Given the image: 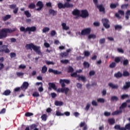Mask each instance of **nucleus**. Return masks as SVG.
I'll use <instances>...</instances> for the list:
<instances>
[{
    "mask_svg": "<svg viewBox=\"0 0 130 130\" xmlns=\"http://www.w3.org/2000/svg\"><path fill=\"white\" fill-rule=\"evenodd\" d=\"M25 48L27 50L30 49V50H33L35 51L39 55H42V52H41V47L40 46H37L33 43L27 44L25 46Z\"/></svg>",
    "mask_w": 130,
    "mask_h": 130,
    "instance_id": "obj_1",
    "label": "nucleus"
},
{
    "mask_svg": "<svg viewBox=\"0 0 130 130\" xmlns=\"http://www.w3.org/2000/svg\"><path fill=\"white\" fill-rule=\"evenodd\" d=\"M17 30V28H14L13 29L4 28L0 30V39L4 38H7L8 37V33H13Z\"/></svg>",
    "mask_w": 130,
    "mask_h": 130,
    "instance_id": "obj_2",
    "label": "nucleus"
},
{
    "mask_svg": "<svg viewBox=\"0 0 130 130\" xmlns=\"http://www.w3.org/2000/svg\"><path fill=\"white\" fill-rule=\"evenodd\" d=\"M67 2L65 3L64 4L62 3L59 2L58 3V8L60 10H61V9H66L67 8V9H69V8H73L74 7V5L72 4H70V2H71V0H66Z\"/></svg>",
    "mask_w": 130,
    "mask_h": 130,
    "instance_id": "obj_3",
    "label": "nucleus"
},
{
    "mask_svg": "<svg viewBox=\"0 0 130 130\" xmlns=\"http://www.w3.org/2000/svg\"><path fill=\"white\" fill-rule=\"evenodd\" d=\"M20 30L21 32H24V33H27L28 32L29 34H30L31 32H35L36 31V27L35 26L27 27L25 28L24 26H21L20 27Z\"/></svg>",
    "mask_w": 130,
    "mask_h": 130,
    "instance_id": "obj_4",
    "label": "nucleus"
},
{
    "mask_svg": "<svg viewBox=\"0 0 130 130\" xmlns=\"http://www.w3.org/2000/svg\"><path fill=\"white\" fill-rule=\"evenodd\" d=\"M8 46L7 45H3L0 47V52H5V53H10V50L8 48Z\"/></svg>",
    "mask_w": 130,
    "mask_h": 130,
    "instance_id": "obj_5",
    "label": "nucleus"
},
{
    "mask_svg": "<svg viewBox=\"0 0 130 130\" xmlns=\"http://www.w3.org/2000/svg\"><path fill=\"white\" fill-rule=\"evenodd\" d=\"M80 17L82 18V19H86L89 17V12L87 10H82L81 11Z\"/></svg>",
    "mask_w": 130,
    "mask_h": 130,
    "instance_id": "obj_6",
    "label": "nucleus"
},
{
    "mask_svg": "<svg viewBox=\"0 0 130 130\" xmlns=\"http://www.w3.org/2000/svg\"><path fill=\"white\" fill-rule=\"evenodd\" d=\"M103 26L106 29H109L110 28V24H109V20L107 18H104L102 20Z\"/></svg>",
    "mask_w": 130,
    "mask_h": 130,
    "instance_id": "obj_7",
    "label": "nucleus"
},
{
    "mask_svg": "<svg viewBox=\"0 0 130 130\" xmlns=\"http://www.w3.org/2000/svg\"><path fill=\"white\" fill-rule=\"evenodd\" d=\"M70 91V88L68 87H62L60 89H58V93H65L66 95H68V93Z\"/></svg>",
    "mask_w": 130,
    "mask_h": 130,
    "instance_id": "obj_8",
    "label": "nucleus"
},
{
    "mask_svg": "<svg viewBox=\"0 0 130 130\" xmlns=\"http://www.w3.org/2000/svg\"><path fill=\"white\" fill-rule=\"evenodd\" d=\"M90 33H91V28H86L81 30V35H82V36H84L85 35H89V34H90Z\"/></svg>",
    "mask_w": 130,
    "mask_h": 130,
    "instance_id": "obj_9",
    "label": "nucleus"
},
{
    "mask_svg": "<svg viewBox=\"0 0 130 130\" xmlns=\"http://www.w3.org/2000/svg\"><path fill=\"white\" fill-rule=\"evenodd\" d=\"M97 9L99 10V12L105 14V8L103 6V4L99 5L96 6Z\"/></svg>",
    "mask_w": 130,
    "mask_h": 130,
    "instance_id": "obj_10",
    "label": "nucleus"
},
{
    "mask_svg": "<svg viewBox=\"0 0 130 130\" xmlns=\"http://www.w3.org/2000/svg\"><path fill=\"white\" fill-rule=\"evenodd\" d=\"M36 6L37 7H39V8L36 9L37 11H39L42 10V8H43L44 5H43V3H42V2L39 1L37 2Z\"/></svg>",
    "mask_w": 130,
    "mask_h": 130,
    "instance_id": "obj_11",
    "label": "nucleus"
},
{
    "mask_svg": "<svg viewBox=\"0 0 130 130\" xmlns=\"http://www.w3.org/2000/svg\"><path fill=\"white\" fill-rule=\"evenodd\" d=\"M28 87H29V83L25 81L23 83L20 88L22 89V90H27V89H28Z\"/></svg>",
    "mask_w": 130,
    "mask_h": 130,
    "instance_id": "obj_12",
    "label": "nucleus"
},
{
    "mask_svg": "<svg viewBox=\"0 0 130 130\" xmlns=\"http://www.w3.org/2000/svg\"><path fill=\"white\" fill-rule=\"evenodd\" d=\"M118 13H116L115 16L116 17V18H118L119 19H121V17L119 16V15H121V16H124V11L122 10H118Z\"/></svg>",
    "mask_w": 130,
    "mask_h": 130,
    "instance_id": "obj_13",
    "label": "nucleus"
},
{
    "mask_svg": "<svg viewBox=\"0 0 130 130\" xmlns=\"http://www.w3.org/2000/svg\"><path fill=\"white\" fill-rule=\"evenodd\" d=\"M72 15H73V16H77V17H80L81 11L78 9H74L72 11Z\"/></svg>",
    "mask_w": 130,
    "mask_h": 130,
    "instance_id": "obj_14",
    "label": "nucleus"
},
{
    "mask_svg": "<svg viewBox=\"0 0 130 130\" xmlns=\"http://www.w3.org/2000/svg\"><path fill=\"white\" fill-rule=\"evenodd\" d=\"M49 73H53L54 75H60L61 71H58L57 70H54L53 69L50 68L48 70Z\"/></svg>",
    "mask_w": 130,
    "mask_h": 130,
    "instance_id": "obj_15",
    "label": "nucleus"
},
{
    "mask_svg": "<svg viewBox=\"0 0 130 130\" xmlns=\"http://www.w3.org/2000/svg\"><path fill=\"white\" fill-rule=\"evenodd\" d=\"M49 87L48 90H50L51 91V89H53L54 90H56V86L55 85V84L51 82H49L48 83Z\"/></svg>",
    "mask_w": 130,
    "mask_h": 130,
    "instance_id": "obj_16",
    "label": "nucleus"
},
{
    "mask_svg": "<svg viewBox=\"0 0 130 130\" xmlns=\"http://www.w3.org/2000/svg\"><path fill=\"white\" fill-rule=\"evenodd\" d=\"M80 126L81 127H83V126H84L82 128V130L88 129V126L87 125V124H86V122H81L80 124Z\"/></svg>",
    "mask_w": 130,
    "mask_h": 130,
    "instance_id": "obj_17",
    "label": "nucleus"
},
{
    "mask_svg": "<svg viewBox=\"0 0 130 130\" xmlns=\"http://www.w3.org/2000/svg\"><path fill=\"white\" fill-rule=\"evenodd\" d=\"M114 77L115 78H116V79H120V78L122 77V73L119 71L117 73H115Z\"/></svg>",
    "mask_w": 130,
    "mask_h": 130,
    "instance_id": "obj_18",
    "label": "nucleus"
},
{
    "mask_svg": "<svg viewBox=\"0 0 130 130\" xmlns=\"http://www.w3.org/2000/svg\"><path fill=\"white\" fill-rule=\"evenodd\" d=\"M81 80L82 82H87V79L86 78V77L83 76H80L79 75V77L77 78V80L81 81Z\"/></svg>",
    "mask_w": 130,
    "mask_h": 130,
    "instance_id": "obj_19",
    "label": "nucleus"
},
{
    "mask_svg": "<svg viewBox=\"0 0 130 130\" xmlns=\"http://www.w3.org/2000/svg\"><path fill=\"white\" fill-rule=\"evenodd\" d=\"M49 14L50 15H52L53 16H55L56 14H57V11H55L54 10H53V9H49Z\"/></svg>",
    "mask_w": 130,
    "mask_h": 130,
    "instance_id": "obj_20",
    "label": "nucleus"
},
{
    "mask_svg": "<svg viewBox=\"0 0 130 130\" xmlns=\"http://www.w3.org/2000/svg\"><path fill=\"white\" fill-rule=\"evenodd\" d=\"M130 88V82H126L125 85L123 86L122 89L123 90H126Z\"/></svg>",
    "mask_w": 130,
    "mask_h": 130,
    "instance_id": "obj_21",
    "label": "nucleus"
},
{
    "mask_svg": "<svg viewBox=\"0 0 130 130\" xmlns=\"http://www.w3.org/2000/svg\"><path fill=\"white\" fill-rule=\"evenodd\" d=\"M109 87L112 88V89H118V85H114L112 83H109L108 84Z\"/></svg>",
    "mask_w": 130,
    "mask_h": 130,
    "instance_id": "obj_22",
    "label": "nucleus"
},
{
    "mask_svg": "<svg viewBox=\"0 0 130 130\" xmlns=\"http://www.w3.org/2000/svg\"><path fill=\"white\" fill-rule=\"evenodd\" d=\"M55 105L56 106H62L63 105V102L62 101H56L55 102Z\"/></svg>",
    "mask_w": 130,
    "mask_h": 130,
    "instance_id": "obj_23",
    "label": "nucleus"
},
{
    "mask_svg": "<svg viewBox=\"0 0 130 130\" xmlns=\"http://www.w3.org/2000/svg\"><path fill=\"white\" fill-rule=\"evenodd\" d=\"M120 113H122V111L121 110H119L113 112L112 113V115H118V114H120Z\"/></svg>",
    "mask_w": 130,
    "mask_h": 130,
    "instance_id": "obj_24",
    "label": "nucleus"
},
{
    "mask_svg": "<svg viewBox=\"0 0 130 130\" xmlns=\"http://www.w3.org/2000/svg\"><path fill=\"white\" fill-rule=\"evenodd\" d=\"M118 98L115 95L111 97V101H112L113 102H116V101H118Z\"/></svg>",
    "mask_w": 130,
    "mask_h": 130,
    "instance_id": "obj_25",
    "label": "nucleus"
},
{
    "mask_svg": "<svg viewBox=\"0 0 130 130\" xmlns=\"http://www.w3.org/2000/svg\"><path fill=\"white\" fill-rule=\"evenodd\" d=\"M83 66L85 69H89V68H90V63L87 61H84L83 63Z\"/></svg>",
    "mask_w": 130,
    "mask_h": 130,
    "instance_id": "obj_26",
    "label": "nucleus"
},
{
    "mask_svg": "<svg viewBox=\"0 0 130 130\" xmlns=\"http://www.w3.org/2000/svg\"><path fill=\"white\" fill-rule=\"evenodd\" d=\"M36 8V5H35V4L34 3H30L28 5V9H30V10H34V9Z\"/></svg>",
    "mask_w": 130,
    "mask_h": 130,
    "instance_id": "obj_27",
    "label": "nucleus"
},
{
    "mask_svg": "<svg viewBox=\"0 0 130 130\" xmlns=\"http://www.w3.org/2000/svg\"><path fill=\"white\" fill-rule=\"evenodd\" d=\"M61 26L62 27L63 30H69L70 29V27L68 26H67V24L66 23H62L61 24Z\"/></svg>",
    "mask_w": 130,
    "mask_h": 130,
    "instance_id": "obj_28",
    "label": "nucleus"
},
{
    "mask_svg": "<svg viewBox=\"0 0 130 130\" xmlns=\"http://www.w3.org/2000/svg\"><path fill=\"white\" fill-rule=\"evenodd\" d=\"M127 106V104L126 103V102H124L121 104V106L119 107V109L121 110V109H123L124 108H125V107H126Z\"/></svg>",
    "mask_w": 130,
    "mask_h": 130,
    "instance_id": "obj_29",
    "label": "nucleus"
},
{
    "mask_svg": "<svg viewBox=\"0 0 130 130\" xmlns=\"http://www.w3.org/2000/svg\"><path fill=\"white\" fill-rule=\"evenodd\" d=\"M79 76L76 72L71 74V77L72 78H79Z\"/></svg>",
    "mask_w": 130,
    "mask_h": 130,
    "instance_id": "obj_30",
    "label": "nucleus"
},
{
    "mask_svg": "<svg viewBox=\"0 0 130 130\" xmlns=\"http://www.w3.org/2000/svg\"><path fill=\"white\" fill-rule=\"evenodd\" d=\"M24 15H25L26 18H31V13L29 12V11L26 10L24 12Z\"/></svg>",
    "mask_w": 130,
    "mask_h": 130,
    "instance_id": "obj_31",
    "label": "nucleus"
},
{
    "mask_svg": "<svg viewBox=\"0 0 130 130\" xmlns=\"http://www.w3.org/2000/svg\"><path fill=\"white\" fill-rule=\"evenodd\" d=\"M41 118L42 119V120H43V121H46V120H47V115L46 114H43L41 116Z\"/></svg>",
    "mask_w": 130,
    "mask_h": 130,
    "instance_id": "obj_32",
    "label": "nucleus"
},
{
    "mask_svg": "<svg viewBox=\"0 0 130 130\" xmlns=\"http://www.w3.org/2000/svg\"><path fill=\"white\" fill-rule=\"evenodd\" d=\"M11 15H6L5 16L3 17V21H6L9 19H11Z\"/></svg>",
    "mask_w": 130,
    "mask_h": 130,
    "instance_id": "obj_33",
    "label": "nucleus"
},
{
    "mask_svg": "<svg viewBox=\"0 0 130 130\" xmlns=\"http://www.w3.org/2000/svg\"><path fill=\"white\" fill-rule=\"evenodd\" d=\"M115 62L116 63H119L121 61V57H116L115 58Z\"/></svg>",
    "mask_w": 130,
    "mask_h": 130,
    "instance_id": "obj_34",
    "label": "nucleus"
},
{
    "mask_svg": "<svg viewBox=\"0 0 130 130\" xmlns=\"http://www.w3.org/2000/svg\"><path fill=\"white\" fill-rule=\"evenodd\" d=\"M115 30H121L122 29V26L120 25H116L114 26Z\"/></svg>",
    "mask_w": 130,
    "mask_h": 130,
    "instance_id": "obj_35",
    "label": "nucleus"
},
{
    "mask_svg": "<svg viewBox=\"0 0 130 130\" xmlns=\"http://www.w3.org/2000/svg\"><path fill=\"white\" fill-rule=\"evenodd\" d=\"M42 74H45L47 72V67L46 66H43L42 68Z\"/></svg>",
    "mask_w": 130,
    "mask_h": 130,
    "instance_id": "obj_36",
    "label": "nucleus"
},
{
    "mask_svg": "<svg viewBox=\"0 0 130 130\" xmlns=\"http://www.w3.org/2000/svg\"><path fill=\"white\" fill-rule=\"evenodd\" d=\"M122 76L129 77V73L127 72V71H124L123 72Z\"/></svg>",
    "mask_w": 130,
    "mask_h": 130,
    "instance_id": "obj_37",
    "label": "nucleus"
},
{
    "mask_svg": "<svg viewBox=\"0 0 130 130\" xmlns=\"http://www.w3.org/2000/svg\"><path fill=\"white\" fill-rule=\"evenodd\" d=\"M108 122L110 124H114V123H115V120L113 118H111L108 120Z\"/></svg>",
    "mask_w": 130,
    "mask_h": 130,
    "instance_id": "obj_38",
    "label": "nucleus"
},
{
    "mask_svg": "<svg viewBox=\"0 0 130 130\" xmlns=\"http://www.w3.org/2000/svg\"><path fill=\"white\" fill-rule=\"evenodd\" d=\"M10 94H11V90L9 89L5 90L3 93L5 96H9Z\"/></svg>",
    "mask_w": 130,
    "mask_h": 130,
    "instance_id": "obj_39",
    "label": "nucleus"
},
{
    "mask_svg": "<svg viewBox=\"0 0 130 130\" xmlns=\"http://www.w3.org/2000/svg\"><path fill=\"white\" fill-rule=\"evenodd\" d=\"M59 83L61 84L62 88H65L64 87H66V84H64L65 82L63 79H60Z\"/></svg>",
    "mask_w": 130,
    "mask_h": 130,
    "instance_id": "obj_40",
    "label": "nucleus"
},
{
    "mask_svg": "<svg viewBox=\"0 0 130 130\" xmlns=\"http://www.w3.org/2000/svg\"><path fill=\"white\" fill-rule=\"evenodd\" d=\"M55 114L56 116H63L64 115V114L61 113L59 111H56Z\"/></svg>",
    "mask_w": 130,
    "mask_h": 130,
    "instance_id": "obj_41",
    "label": "nucleus"
},
{
    "mask_svg": "<svg viewBox=\"0 0 130 130\" xmlns=\"http://www.w3.org/2000/svg\"><path fill=\"white\" fill-rule=\"evenodd\" d=\"M129 98V96H128V94H123L121 96V99H122V100H124V99Z\"/></svg>",
    "mask_w": 130,
    "mask_h": 130,
    "instance_id": "obj_42",
    "label": "nucleus"
},
{
    "mask_svg": "<svg viewBox=\"0 0 130 130\" xmlns=\"http://www.w3.org/2000/svg\"><path fill=\"white\" fill-rule=\"evenodd\" d=\"M68 73H73L74 72V68L73 67L69 66L68 69Z\"/></svg>",
    "mask_w": 130,
    "mask_h": 130,
    "instance_id": "obj_43",
    "label": "nucleus"
},
{
    "mask_svg": "<svg viewBox=\"0 0 130 130\" xmlns=\"http://www.w3.org/2000/svg\"><path fill=\"white\" fill-rule=\"evenodd\" d=\"M32 95L33 97H39V96H40L39 92L37 91H35Z\"/></svg>",
    "mask_w": 130,
    "mask_h": 130,
    "instance_id": "obj_44",
    "label": "nucleus"
},
{
    "mask_svg": "<svg viewBox=\"0 0 130 130\" xmlns=\"http://www.w3.org/2000/svg\"><path fill=\"white\" fill-rule=\"evenodd\" d=\"M97 101L99 103H104V102H105V100L103 98H100L98 99Z\"/></svg>",
    "mask_w": 130,
    "mask_h": 130,
    "instance_id": "obj_45",
    "label": "nucleus"
},
{
    "mask_svg": "<svg viewBox=\"0 0 130 130\" xmlns=\"http://www.w3.org/2000/svg\"><path fill=\"white\" fill-rule=\"evenodd\" d=\"M88 38V39H91V38H92V39H95V38H96V35L94 34L89 35Z\"/></svg>",
    "mask_w": 130,
    "mask_h": 130,
    "instance_id": "obj_46",
    "label": "nucleus"
},
{
    "mask_svg": "<svg viewBox=\"0 0 130 130\" xmlns=\"http://www.w3.org/2000/svg\"><path fill=\"white\" fill-rule=\"evenodd\" d=\"M9 8L12 10H14V9H16V8H17V5L16 4L10 5H9Z\"/></svg>",
    "mask_w": 130,
    "mask_h": 130,
    "instance_id": "obj_47",
    "label": "nucleus"
},
{
    "mask_svg": "<svg viewBox=\"0 0 130 130\" xmlns=\"http://www.w3.org/2000/svg\"><path fill=\"white\" fill-rule=\"evenodd\" d=\"M30 128L31 129H35L37 128V125L36 124H32L30 126Z\"/></svg>",
    "mask_w": 130,
    "mask_h": 130,
    "instance_id": "obj_48",
    "label": "nucleus"
},
{
    "mask_svg": "<svg viewBox=\"0 0 130 130\" xmlns=\"http://www.w3.org/2000/svg\"><path fill=\"white\" fill-rule=\"evenodd\" d=\"M49 30H50V29L49 28V27H44L43 29V33H46V32H48L49 31Z\"/></svg>",
    "mask_w": 130,
    "mask_h": 130,
    "instance_id": "obj_49",
    "label": "nucleus"
},
{
    "mask_svg": "<svg viewBox=\"0 0 130 130\" xmlns=\"http://www.w3.org/2000/svg\"><path fill=\"white\" fill-rule=\"evenodd\" d=\"M60 62H61V63H63L64 64H67V63H69V61L68 59L61 60Z\"/></svg>",
    "mask_w": 130,
    "mask_h": 130,
    "instance_id": "obj_50",
    "label": "nucleus"
},
{
    "mask_svg": "<svg viewBox=\"0 0 130 130\" xmlns=\"http://www.w3.org/2000/svg\"><path fill=\"white\" fill-rule=\"evenodd\" d=\"M109 67L111 68V69H113V68H115V67H116V63L113 62L110 64Z\"/></svg>",
    "mask_w": 130,
    "mask_h": 130,
    "instance_id": "obj_51",
    "label": "nucleus"
},
{
    "mask_svg": "<svg viewBox=\"0 0 130 130\" xmlns=\"http://www.w3.org/2000/svg\"><path fill=\"white\" fill-rule=\"evenodd\" d=\"M60 55L61 57H66V56H68V55H69V53L67 52L61 53Z\"/></svg>",
    "mask_w": 130,
    "mask_h": 130,
    "instance_id": "obj_52",
    "label": "nucleus"
},
{
    "mask_svg": "<svg viewBox=\"0 0 130 130\" xmlns=\"http://www.w3.org/2000/svg\"><path fill=\"white\" fill-rule=\"evenodd\" d=\"M50 35L52 37L55 36L56 35V31L54 30H53L51 31Z\"/></svg>",
    "mask_w": 130,
    "mask_h": 130,
    "instance_id": "obj_53",
    "label": "nucleus"
},
{
    "mask_svg": "<svg viewBox=\"0 0 130 130\" xmlns=\"http://www.w3.org/2000/svg\"><path fill=\"white\" fill-rule=\"evenodd\" d=\"M91 106V104L88 103L86 105V107L85 108V111H88L89 109H90V107Z\"/></svg>",
    "mask_w": 130,
    "mask_h": 130,
    "instance_id": "obj_54",
    "label": "nucleus"
},
{
    "mask_svg": "<svg viewBox=\"0 0 130 130\" xmlns=\"http://www.w3.org/2000/svg\"><path fill=\"white\" fill-rule=\"evenodd\" d=\"M110 7L111 9H116L117 5L115 4H111Z\"/></svg>",
    "mask_w": 130,
    "mask_h": 130,
    "instance_id": "obj_55",
    "label": "nucleus"
},
{
    "mask_svg": "<svg viewBox=\"0 0 130 130\" xmlns=\"http://www.w3.org/2000/svg\"><path fill=\"white\" fill-rule=\"evenodd\" d=\"M99 43L100 44H104L105 43V38L101 39Z\"/></svg>",
    "mask_w": 130,
    "mask_h": 130,
    "instance_id": "obj_56",
    "label": "nucleus"
},
{
    "mask_svg": "<svg viewBox=\"0 0 130 130\" xmlns=\"http://www.w3.org/2000/svg\"><path fill=\"white\" fill-rule=\"evenodd\" d=\"M32 115H33V113L30 112H26L25 114V116L26 117H29V116H32Z\"/></svg>",
    "mask_w": 130,
    "mask_h": 130,
    "instance_id": "obj_57",
    "label": "nucleus"
},
{
    "mask_svg": "<svg viewBox=\"0 0 130 130\" xmlns=\"http://www.w3.org/2000/svg\"><path fill=\"white\" fill-rule=\"evenodd\" d=\"M129 63V61L127 59H125L123 61V66H127V64H128Z\"/></svg>",
    "mask_w": 130,
    "mask_h": 130,
    "instance_id": "obj_58",
    "label": "nucleus"
},
{
    "mask_svg": "<svg viewBox=\"0 0 130 130\" xmlns=\"http://www.w3.org/2000/svg\"><path fill=\"white\" fill-rule=\"evenodd\" d=\"M19 11V8L18 7H16L14 9H13V13L15 15L18 14V11Z\"/></svg>",
    "mask_w": 130,
    "mask_h": 130,
    "instance_id": "obj_59",
    "label": "nucleus"
},
{
    "mask_svg": "<svg viewBox=\"0 0 130 130\" xmlns=\"http://www.w3.org/2000/svg\"><path fill=\"white\" fill-rule=\"evenodd\" d=\"M92 105L93 106H98V104L97 103V102L96 101H92L91 102Z\"/></svg>",
    "mask_w": 130,
    "mask_h": 130,
    "instance_id": "obj_60",
    "label": "nucleus"
},
{
    "mask_svg": "<svg viewBox=\"0 0 130 130\" xmlns=\"http://www.w3.org/2000/svg\"><path fill=\"white\" fill-rule=\"evenodd\" d=\"M95 71H91L89 73V75L90 76V77H92V76H94V75H95Z\"/></svg>",
    "mask_w": 130,
    "mask_h": 130,
    "instance_id": "obj_61",
    "label": "nucleus"
},
{
    "mask_svg": "<svg viewBox=\"0 0 130 130\" xmlns=\"http://www.w3.org/2000/svg\"><path fill=\"white\" fill-rule=\"evenodd\" d=\"M84 53L85 56H90V52H89L88 51H85Z\"/></svg>",
    "mask_w": 130,
    "mask_h": 130,
    "instance_id": "obj_62",
    "label": "nucleus"
},
{
    "mask_svg": "<svg viewBox=\"0 0 130 130\" xmlns=\"http://www.w3.org/2000/svg\"><path fill=\"white\" fill-rule=\"evenodd\" d=\"M128 7V4H123L121 6V9H126Z\"/></svg>",
    "mask_w": 130,
    "mask_h": 130,
    "instance_id": "obj_63",
    "label": "nucleus"
},
{
    "mask_svg": "<svg viewBox=\"0 0 130 130\" xmlns=\"http://www.w3.org/2000/svg\"><path fill=\"white\" fill-rule=\"evenodd\" d=\"M125 127L126 128V129L130 130V123L126 124Z\"/></svg>",
    "mask_w": 130,
    "mask_h": 130,
    "instance_id": "obj_64",
    "label": "nucleus"
}]
</instances>
